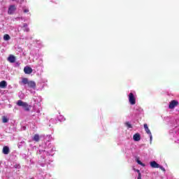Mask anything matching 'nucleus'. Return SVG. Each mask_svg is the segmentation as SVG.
Here are the masks:
<instances>
[{
    "mask_svg": "<svg viewBox=\"0 0 179 179\" xmlns=\"http://www.w3.org/2000/svg\"><path fill=\"white\" fill-rule=\"evenodd\" d=\"M21 83L23 85H27L28 87H30L31 89H36V82L33 80L29 81V78H23Z\"/></svg>",
    "mask_w": 179,
    "mask_h": 179,
    "instance_id": "f257e3e1",
    "label": "nucleus"
},
{
    "mask_svg": "<svg viewBox=\"0 0 179 179\" xmlns=\"http://www.w3.org/2000/svg\"><path fill=\"white\" fill-rule=\"evenodd\" d=\"M17 106H19V107H23L25 111H30L31 106L27 102H23L22 100L17 101Z\"/></svg>",
    "mask_w": 179,
    "mask_h": 179,
    "instance_id": "f03ea898",
    "label": "nucleus"
},
{
    "mask_svg": "<svg viewBox=\"0 0 179 179\" xmlns=\"http://www.w3.org/2000/svg\"><path fill=\"white\" fill-rule=\"evenodd\" d=\"M129 101L130 104H131V106H134V104H136V98H135V96L132 92H130L129 94Z\"/></svg>",
    "mask_w": 179,
    "mask_h": 179,
    "instance_id": "7ed1b4c3",
    "label": "nucleus"
},
{
    "mask_svg": "<svg viewBox=\"0 0 179 179\" xmlns=\"http://www.w3.org/2000/svg\"><path fill=\"white\" fill-rule=\"evenodd\" d=\"M178 106V101L173 100L169 103V108L171 110H173L174 108L177 107Z\"/></svg>",
    "mask_w": 179,
    "mask_h": 179,
    "instance_id": "20e7f679",
    "label": "nucleus"
},
{
    "mask_svg": "<svg viewBox=\"0 0 179 179\" xmlns=\"http://www.w3.org/2000/svg\"><path fill=\"white\" fill-rule=\"evenodd\" d=\"M15 10H16V6L11 5L8 8V15H13L15 13Z\"/></svg>",
    "mask_w": 179,
    "mask_h": 179,
    "instance_id": "39448f33",
    "label": "nucleus"
},
{
    "mask_svg": "<svg viewBox=\"0 0 179 179\" xmlns=\"http://www.w3.org/2000/svg\"><path fill=\"white\" fill-rule=\"evenodd\" d=\"M144 129L146 134L150 136V141H152V139H153V137L152 136V132H150V129H149V127H148V124H144Z\"/></svg>",
    "mask_w": 179,
    "mask_h": 179,
    "instance_id": "423d86ee",
    "label": "nucleus"
},
{
    "mask_svg": "<svg viewBox=\"0 0 179 179\" xmlns=\"http://www.w3.org/2000/svg\"><path fill=\"white\" fill-rule=\"evenodd\" d=\"M24 72L27 75H30V73H32V72H33V69H31V67H30V66H25L24 68Z\"/></svg>",
    "mask_w": 179,
    "mask_h": 179,
    "instance_id": "0eeeda50",
    "label": "nucleus"
},
{
    "mask_svg": "<svg viewBox=\"0 0 179 179\" xmlns=\"http://www.w3.org/2000/svg\"><path fill=\"white\" fill-rule=\"evenodd\" d=\"M150 166L152 167V169H159L160 167V165L156 162V161H152L150 163Z\"/></svg>",
    "mask_w": 179,
    "mask_h": 179,
    "instance_id": "6e6552de",
    "label": "nucleus"
},
{
    "mask_svg": "<svg viewBox=\"0 0 179 179\" xmlns=\"http://www.w3.org/2000/svg\"><path fill=\"white\" fill-rule=\"evenodd\" d=\"M133 139L136 142H139V141H141V134H139V133L135 134L133 136Z\"/></svg>",
    "mask_w": 179,
    "mask_h": 179,
    "instance_id": "1a4fd4ad",
    "label": "nucleus"
},
{
    "mask_svg": "<svg viewBox=\"0 0 179 179\" xmlns=\"http://www.w3.org/2000/svg\"><path fill=\"white\" fill-rule=\"evenodd\" d=\"M2 152H3V155H9V152H10V150H9V147L4 146L3 148Z\"/></svg>",
    "mask_w": 179,
    "mask_h": 179,
    "instance_id": "9d476101",
    "label": "nucleus"
},
{
    "mask_svg": "<svg viewBox=\"0 0 179 179\" xmlns=\"http://www.w3.org/2000/svg\"><path fill=\"white\" fill-rule=\"evenodd\" d=\"M22 29L24 31L29 33L30 31V28H29L28 24L27 23H24L22 26Z\"/></svg>",
    "mask_w": 179,
    "mask_h": 179,
    "instance_id": "9b49d317",
    "label": "nucleus"
},
{
    "mask_svg": "<svg viewBox=\"0 0 179 179\" xmlns=\"http://www.w3.org/2000/svg\"><path fill=\"white\" fill-rule=\"evenodd\" d=\"M8 60L9 62H11V64H13L16 61V57L11 55L8 57Z\"/></svg>",
    "mask_w": 179,
    "mask_h": 179,
    "instance_id": "f8f14e48",
    "label": "nucleus"
},
{
    "mask_svg": "<svg viewBox=\"0 0 179 179\" xmlns=\"http://www.w3.org/2000/svg\"><path fill=\"white\" fill-rule=\"evenodd\" d=\"M6 86H8V83H6V81L3 80V81L0 82L1 89H6Z\"/></svg>",
    "mask_w": 179,
    "mask_h": 179,
    "instance_id": "ddd939ff",
    "label": "nucleus"
},
{
    "mask_svg": "<svg viewBox=\"0 0 179 179\" xmlns=\"http://www.w3.org/2000/svg\"><path fill=\"white\" fill-rule=\"evenodd\" d=\"M33 141L35 142H38L40 141V136L38 134H35L34 136Z\"/></svg>",
    "mask_w": 179,
    "mask_h": 179,
    "instance_id": "4468645a",
    "label": "nucleus"
},
{
    "mask_svg": "<svg viewBox=\"0 0 179 179\" xmlns=\"http://www.w3.org/2000/svg\"><path fill=\"white\" fill-rule=\"evenodd\" d=\"M10 38V36L8 34H5L3 36V40H5L6 41H9Z\"/></svg>",
    "mask_w": 179,
    "mask_h": 179,
    "instance_id": "2eb2a0df",
    "label": "nucleus"
},
{
    "mask_svg": "<svg viewBox=\"0 0 179 179\" xmlns=\"http://www.w3.org/2000/svg\"><path fill=\"white\" fill-rule=\"evenodd\" d=\"M9 121V119H8V117H6V116H3L2 117V122H3L4 124L8 122Z\"/></svg>",
    "mask_w": 179,
    "mask_h": 179,
    "instance_id": "dca6fc26",
    "label": "nucleus"
},
{
    "mask_svg": "<svg viewBox=\"0 0 179 179\" xmlns=\"http://www.w3.org/2000/svg\"><path fill=\"white\" fill-rule=\"evenodd\" d=\"M125 126L129 129V128H132V124L129 122H125Z\"/></svg>",
    "mask_w": 179,
    "mask_h": 179,
    "instance_id": "f3484780",
    "label": "nucleus"
},
{
    "mask_svg": "<svg viewBox=\"0 0 179 179\" xmlns=\"http://www.w3.org/2000/svg\"><path fill=\"white\" fill-rule=\"evenodd\" d=\"M137 163H138V164H140V166L145 167V164L142 163V162H141V160L137 159Z\"/></svg>",
    "mask_w": 179,
    "mask_h": 179,
    "instance_id": "a211bd4d",
    "label": "nucleus"
},
{
    "mask_svg": "<svg viewBox=\"0 0 179 179\" xmlns=\"http://www.w3.org/2000/svg\"><path fill=\"white\" fill-rule=\"evenodd\" d=\"M137 171L138 172V176L137 179H142V174H141V172L139 171V170H137Z\"/></svg>",
    "mask_w": 179,
    "mask_h": 179,
    "instance_id": "6ab92c4d",
    "label": "nucleus"
},
{
    "mask_svg": "<svg viewBox=\"0 0 179 179\" xmlns=\"http://www.w3.org/2000/svg\"><path fill=\"white\" fill-rule=\"evenodd\" d=\"M158 169H160V170H162V171H166V169H164V167H163L160 165H159V167H158Z\"/></svg>",
    "mask_w": 179,
    "mask_h": 179,
    "instance_id": "aec40b11",
    "label": "nucleus"
},
{
    "mask_svg": "<svg viewBox=\"0 0 179 179\" xmlns=\"http://www.w3.org/2000/svg\"><path fill=\"white\" fill-rule=\"evenodd\" d=\"M29 13V9L28 8L24 9V13Z\"/></svg>",
    "mask_w": 179,
    "mask_h": 179,
    "instance_id": "412c9836",
    "label": "nucleus"
},
{
    "mask_svg": "<svg viewBox=\"0 0 179 179\" xmlns=\"http://www.w3.org/2000/svg\"><path fill=\"white\" fill-rule=\"evenodd\" d=\"M12 1H15V0H12Z\"/></svg>",
    "mask_w": 179,
    "mask_h": 179,
    "instance_id": "4be33fe9",
    "label": "nucleus"
}]
</instances>
